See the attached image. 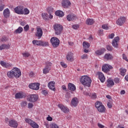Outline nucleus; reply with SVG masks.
I'll use <instances>...</instances> for the list:
<instances>
[{
    "label": "nucleus",
    "mask_w": 128,
    "mask_h": 128,
    "mask_svg": "<svg viewBox=\"0 0 128 128\" xmlns=\"http://www.w3.org/2000/svg\"><path fill=\"white\" fill-rule=\"evenodd\" d=\"M7 76L9 78H18L22 76V72L20 69L14 68L7 72Z\"/></svg>",
    "instance_id": "nucleus-1"
},
{
    "label": "nucleus",
    "mask_w": 128,
    "mask_h": 128,
    "mask_svg": "<svg viewBox=\"0 0 128 128\" xmlns=\"http://www.w3.org/2000/svg\"><path fill=\"white\" fill-rule=\"evenodd\" d=\"M80 82L84 86H88L90 88V84H92V80L88 76H84L81 77Z\"/></svg>",
    "instance_id": "nucleus-2"
},
{
    "label": "nucleus",
    "mask_w": 128,
    "mask_h": 128,
    "mask_svg": "<svg viewBox=\"0 0 128 128\" xmlns=\"http://www.w3.org/2000/svg\"><path fill=\"white\" fill-rule=\"evenodd\" d=\"M62 26L60 24H55L54 25V30L55 32V34L60 36L62 32Z\"/></svg>",
    "instance_id": "nucleus-3"
},
{
    "label": "nucleus",
    "mask_w": 128,
    "mask_h": 128,
    "mask_svg": "<svg viewBox=\"0 0 128 128\" xmlns=\"http://www.w3.org/2000/svg\"><path fill=\"white\" fill-rule=\"evenodd\" d=\"M50 42L54 48H58L60 46V40L56 37H52Z\"/></svg>",
    "instance_id": "nucleus-4"
},
{
    "label": "nucleus",
    "mask_w": 128,
    "mask_h": 128,
    "mask_svg": "<svg viewBox=\"0 0 128 128\" xmlns=\"http://www.w3.org/2000/svg\"><path fill=\"white\" fill-rule=\"evenodd\" d=\"M27 100L31 102H36L38 100V96L36 94H30L28 96Z\"/></svg>",
    "instance_id": "nucleus-5"
},
{
    "label": "nucleus",
    "mask_w": 128,
    "mask_h": 128,
    "mask_svg": "<svg viewBox=\"0 0 128 128\" xmlns=\"http://www.w3.org/2000/svg\"><path fill=\"white\" fill-rule=\"evenodd\" d=\"M112 66L108 65V64H104L102 66V71L104 72H108L110 70H112Z\"/></svg>",
    "instance_id": "nucleus-6"
},
{
    "label": "nucleus",
    "mask_w": 128,
    "mask_h": 128,
    "mask_svg": "<svg viewBox=\"0 0 128 128\" xmlns=\"http://www.w3.org/2000/svg\"><path fill=\"white\" fill-rule=\"evenodd\" d=\"M14 12L18 14H24V7L22 6H18L14 8Z\"/></svg>",
    "instance_id": "nucleus-7"
},
{
    "label": "nucleus",
    "mask_w": 128,
    "mask_h": 128,
    "mask_svg": "<svg viewBox=\"0 0 128 128\" xmlns=\"http://www.w3.org/2000/svg\"><path fill=\"white\" fill-rule=\"evenodd\" d=\"M42 34H44L42 30L40 28H37L36 32L35 34V36L38 38V40L42 38Z\"/></svg>",
    "instance_id": "nucleus-8"
},
{
    "label": "nucleus",
    "mask_w": 128,
    "mask_h": 128,
    "mask_svg": "<svg viewBox=\"0 0 128 128\" xmlns=\"http://www.w3.org/2000/svg\"><path fill=\"white\" fill-rule=\"evenodd\" d=\"M126 17L124 16H120L118 18V20L116 21V24L118 26H122V24L126 22Z\"/></svg>",
    "instance_id": "nucleus-9"
},
{
    "label": "nucleus",
    "mask_w": 128,
    "mask_h": 128,
    "mask_svg": "<svg viewBox=\"0 0 128 128\" xmlns=\"http://www.w3.org/2000/svg\"><path fill=\"white\" fill-rule=\"evenodd\" d=\"M29 88L32 90H40V83H32L29 84Z\"/></svg>",
    "instance_id": "nucleus-10"
},
{
    "label": "nucleus",
    "mask_w": 128,
    "mask_h": 128,
    "mask_svg": "<svg viewBox=\"0 0 128 128\" xmlns=\"http://www.w3.org/2000/svg\"><path fill=\"white\" fill-rule=\"evenodd\" d=\"M56 82L54 81H52L48 83V88H49L50 90H53V92H56V87H55Z\"/></svg>",
    "instance_id": "nucleus-11"
},
{
    "label": "nucleus",
    "mask_w": 128,
    "mask_h": 128,
    "mask_svg": "<svg viewBox=\"0 0 128 128\" xmlns=\"http://www.w3.org/2000/svg\"><path fill=\"white\" fill-rule=\"evenodd\" d=\"M0 64L3 66V68H10L12 66V64L6 62L2 60L0 61Z\"/></svg>",
    "instance_id": "nucleus-12"
},
{
    "label": "nucleus",
    "mask_w": 128,
    "mask_h": 128,
    "mask_svg": "<svg viewBox=\"0 0 128 128\" xmlns=\"http://www.w3.org/2000/svg\"><path fill=\"white\" fill-rule=\"evenodd\" d=\"M97 74L98 76V78L101 82H106V77L102 72H97Z\"/></svg>",
    "instance_id": "nucleus-13"
},
{
    "label": "nucleus",
    "mask_w": 128,
    "mask_h": 128,
    "mask_svg": "<svg viewBox=\"0 0 128 128\" xmlns=\"http://www.w3.org/2000/svg\"><path fill=\"white\" fill-rule=\"evenodd\" d=\"M62 6H64V8H68L72 4L68 0H62Z\"/></svg>",
    "instance_id": "nucleus-14"
},
{
    "label": "nucleus",
    "mask_w": 128,
    "mask_h": 128,
    "mask_svg": "<svg viewBox=\"0 0 128 128\" xmlns=\"http://www.w3.org/2000/svg\"><path fill=\"white\" fill-rule=\"evenodd\" d=\"M9 126L11 128H18V124L16 120H12L9 121Z\"/></svg>",
    "instance_id": "nucleus-15"
},
{
    "label": "nucleus",
    "mask_w": 128,
    "mask_h": 128,
    "mask_svg": "<svg viewBox=\"0 0 128 128\" xmlns=\"http://www.w3.org/2000/svg\"><path fill=\"white\" fill-rule=\"evenodd\" d=\"M58 106L60 108L63 112H64L65 114L68 112V108L67 107H66L64 106V105L60 104H58Z\"/></svg>",
    "instance_id": "nucleus-16"
},
{
    "label": "nucleus",
    "mask_w": 128,
    "mask_h": 128,
    "mask_svg": "<svg viewBox=\"0 0 128 128\" xmlns=\"http://www.w3.org/2000/svg\"><path fill=\"white\" fill-rule=\"evenodd\" d=\"M66 60L72 62L74 60V54L72 52H68L66 56Z\"/></svg>",
    "instance_id": "nucleus-17"
},
{
    "label": "nucleus",
    "mask_w": 128,
    "mask_h": 128,
    "mask_svg": "<svg viewBox=\"0 0 128 128\" xmlns=\"http://www.w3.org/2000/svg\"><path fill=\"white\" fill-rule=\"evenodd\" d=\"M104 52H106V48H102L96 51L95 54L98 56H102V54H104Z\"/></svg>",
    "instance_id": "nucleus-18"
},
{
    "label": "nucleus",
    "mask_w": 128,
    "mask_h": 128,
    "mask_svg": "<svg viewBox=\"0 0 128 128\" xmlns=\"http://www.w3.org/2000/svg\"><path fill=\"white\" fill-rule=\"evenodd\" d=\"M71 104L74 106H76L78 104V98L76 97L74 98L72 100Z\"/></svg>",
    "instance_id": "nucleus-19"
},
{
    "label": "nucleus",
    "mask_w": 128,
    "mask_h": 128,
    "mask_svg": "<svg viewBox=\"0 0 128 128\" xmlns=\"http://www.w3.org/2000/svg\"><path fill=\"white\" fill-rule=\"evenodd\" d=\"M68 89L74 92V90H76V86H74V84H73L68 83Z\"/></svg>",
    "instance_id": "nucleus-20"
},
{
    "label": "nucleus",
    "mask_w": 128,
    "mask_h": 128,
    "mask_svg": "<svg viewBox=\"0 0 128 128\" xmlns=\"http://www.w3.org/2000/svg\"><path fill=\"white\" fill-rule=\"evenodd\" d=\"M66 18L70 22V20H76V16L74 14H68Z\"/></svg>",
    "instance_id": "nucleus-21"
},
{
    "label": "nucleus",
    "mask_w": 128,
    "mask_h": 128,
    "mask_svg": "<svg viewBox=\"0 0 128 128\" xmlns=\"http://www.w3.org/2000/svg\"><path fill=\"white\" fill-rule=\"evenodd\" d=\"M10 10L8 8L5 9L3 12V14L4 18H6L10 17Z\"/></svg>",
    "instance_id": "nucleus-22"
},
{
    "label": "nucleus",
    "mask_w": 128,
    "mask_h": 128,
    "mask_svg": "<svg viewBox=\"0 0 128 128\" xmlns=\"http://www.w3.org/2000/svg\"><path fill=\"white\" fill-rule=\"evenodd\" d=\"M55 14L57 16H60V18H62L64 16V12L62 10H57L55 12Z\"/></svg>",
    "instance_id": "nucleus-23"
},
{
    "label": "nucleus",
    "mask_w": 128,
    "mask_h": 128,
    "mask_svg": "<svg viewBox=\"0 0 128 128\" xmlns=\"http://www.w3.org/2000/svg\"><path fill=\"white\" fill-rule=\"evenodd\" d=\"M104 58L107 60H110L112 59V56L110 54H106L104 55Z\"/></svg>",
    "instance_id": "nucleus-24"
},
{
    "label": "nucleus",
    "mask_w": 128,
    "mask_h": 128,
    "mask_svg": "<svg viewBox=\"0 0 128 128\" xmlns=\"http://www.w3.org/2000/svg\"><path fill=\"white\" fill-rule=\"evenodd\" d=\"M10 48V44H3L0 46V50H6V49H8Z\"/></svg>",
    "instance_id": "nucleus-25"
},
{
    "label": "nucleus",
    "mask_w": 128,
    "mask_h": 128,
    "mask_svg": "<svg viewBox=\"0 0 128 128\" xmlns=\"http://www.w3.org/2000/svg\"><path fill=\"white\" fill-rule=\"evenodd\" d=\"M50 67L46 66L45 68L43 69V74H48V72H50Z\"/></svg>",
    "instance_id": "nucleus-26"
},
{
    "label": "nucleus",
    "mask_w": 128,
    "mask_h": 128,
    "mask_svg": "<svg viewBox=\"0 0 128 128\" xmlns=\"http://www.w3.org/2000/svg\"><path fill=\"white\" fill-rule=\"evenodd\" d=\"M98 110L99 112H106V108L104 106V105L102 104L100 108H98Z\"/></svg>",
    "instance_id": "nucleus-27"
},
{
    "label": "nucleus",
    "mask_w": 128,
    "mask_h": 128,
    "mask_svg": "<svg viewBox=\"0 0 128 128\" xmlns=\"http://www.w3.org/2000/svg\"><path fill=\"white\" fill-rule=\"evenodd\" d=\"M94 20H92V18H88L86 20V24L89 26H92V24H94Z\"/></svg>",
    "instance_id": "nucleus-28"
},
{
    "label": "nucleus",
    "mask_w": 128,
    "mask_h": 128,
    "mask_svg": "<svg viewBox=\"0 0 128 128\" xmlns=\"http://www.w3.org/2000/svg\"><path fill=\"white\" fill-rule=\"evenodd\" d=\"M107 86L108 88H110V86H114V82L112 80H107Z\"/></svg>",
    "instance_id": "nucleus-29"
},
{
    "label": "nucleus",
    "mask_w": 128,
    "mask_h": 128,
    "mask_svg": "<svg viewBox=\"0 0 128 128\" xmlns=\"http://www.w3.org/2000/svg\"><path fill=\"white\" fill-rule=\"evenodd\" d=\"M120 74H121L122 76H126V70L124 68H120Z\"/></svg>",
    "instance_id": "nucleus-30"
},
{
    "label": "nucleus",
    "mask_w": 128,
    "mask_h": 128,
    "mask_svg": "<svg viewBox=\"0 0 128 128\" xmlns=\"http://www.w3.org/2000/svg\"><path fill=\"white\" fill-rule=\"evenodd\" d=\"M22 30H24V28H22L20 26L18 29H16L14 32V34H22Z\"/></svg>",
    "instance_id": "nucleus-31"
},
{
    "label": "nucleus",
    "mask_w": 128,
    "mask_h": 128,
    "mask_svg": "<svg viewBox=\"0 0 128 128\" xmlns=\"http://www.w3.org/2000/svg\"><path fill=\"white\" fill-rule=\"evenodd\" d=\"M82 46H83L84 48H89L90 46V43L86 42H83Z\"/></svg>",
    "instance_id": "nucleus-32"
},
{
    "label": "nucleus",
    "mask_w": 128,
    "mask_h": 128,
    "mask_svg": "<svg viewBox=\"0 0 128 128\" xmlns=\"http://www.w3.org/2000/svg\"><path fill=\"white\" fill-rule=\"evenodd\" d=\"M42 40H33L32 44L34 46H40Z\"/></svg>",
    "instance_id": "nucleus-33"
},
{
    "label": "nucleus",
    "mask_w": 128,
    "mask_h": 128,
    "mask_svg": "<svg viewBox=\"0 0 128 128\" xmlns=\"http://www.w3.org/2000/svg\"><path fill=\"white\" fill-rule=\"evenodd\" d=\"M16 98H24V94L22 93H16L15 95Z\"/></svg>",
    "instance_id": "nucleus-34"
},
{
    "label": "nucleus",
    "mask_w": 128,
    "mask_h": 128,
    "mask_svg": "<svg viewBox=\"0 0 128 128\" xmlns=\"http://www.w3.org/2000/svg\"><path fill=\"white\" fill-rule=\"evenodd\" d=\"M32 126L33 128H40V126H38V124H36V122H32V123H31V124L30 125Z\"/></svg>",
    "instance_id": "nucleus-35"
},
{
    "label": "nucleus",
    "mask_w": 128,
    "mask_h": 128,
    "mask_svg": "<svg viewBox=\"0 0 128 128\" xmlns=\"http://www.w3.org/2000/svg\"><path fill=\"white\" fill-rule=\"evenodd\" d=\"M42 16L44 20H48V14H42Z\"/></svg>",
    "instance_id": "nucleus-36"
},
{
    "label": "nucleus",
    "mask_w": 128,
    "mask_h": 128,
    "mask_svg": "<svg viewBox=\"0 0 128 128\" xmlns=\"http://www.w3.org/2000/svg\"><path fill=\"white\" fill-rule=\"evenodd\" d=\"M40 46H48V42L41 40V43Z\"/></svg>",
    "instance_id": "nucleus-37"
},
{
    "label": "nucleus",
    "mask_w": 128,
    "mask_h": 128,
    "mask_svg": "<svg viewBox=\"0 0 128 128\" xmlns=\"http://www.w3.org/2000/svg\"><path fill=\"white\" fill-rule=\"evenodd\" d=\"M102 103L100 102H96V107L97 108V110L98 109V108H100L102 105Z\"/></svg>",
    "instance_id": "nucleus-38"
},
{
    "label": "nucleus",
    "mask_w": 128,
    "mask_h": 128,
    "mask_svg": "<svg viewBox=\"0 0 128 128\" xmlns=\"http://www.w3.org/2000/svg\"><path fill=\"white\" fill-rule=\"evenodd\" d=\"M112 46L114 48H118V42H116V41H114L113 40L112 41Z\"/></svg>",
    "instance_id": "nucleus-39"
},
{
    "label": "nucleus",
    "mask_w": 128,
    "mask_h": 128,
    "mask_svg": "<svg viewBox=\"0 0 128 128\" xmlns=\"http://www.w3.org/2000/svg\"><path fill=\"white\" fill-rule=\"evenodd\" d=\"M21 106L22 108H25V106H28V102L26 101H23L20 103Z\"/></svg>",
    "instance_id": "nucleus-40"
},
{
    "label": "nucleus",
    "mask_w": 128,
    "mask_h": 128,
    "mask_svg": "<svg viewBox=\"0 0 128 128\" xmlns=\"http://www.w3.org/2000/svg\"><path fill=\"white\" fill-rule=\"evenodd\" d=\"M25 122L27 124H29L30 126V124H32V122H34V121L30 118H25Z\"/></svg>",
    "instance_id": "nucleus-41"
},
{
    "label": "nucleus",
    "mask_w": 128,
    "mask_h": 128,
    "mask_svg": "<svg viewBox=\"0 0 128 128\" xmlns=\"http://www.w3.org/2000/svg\"><path fill=\"white\" fill-rule=\"evenodd\" d=\"M50 128H60V127H58V126L56 124H54V122L50 125Z\"/></svg>",
    "instance_id": "nucleus-42"
},
{
    "label": "nucleus",
    "mask_w": 128,
    "mask_h": 128,
    "mask_svg": "<svg viewBox=\"0 0 128 128\" xmlns=\"http://www.w3.org/2000/svg\"><path fill=\"white\" fill-rule=\"evenodd\" d=\"M30 14V10L28 8H25L24 10V14Z\"/></svg>",
    "instance_id": "nucleus-43"
},
{
    "label": "nucleus",
    "mask_w": 128,
    "mask_h": 128,
    "mask_svg": "<svg viewBox=\"0 0 128 128\" xmlns=\"http://www.w3.org/2000/svg\"><path fill=\"white\" fill-rule=\"evenodd\" d=\"M48 12L49 14H52V12H54V8H52V7L48 8Z\"/></svg>",
    "instance_id": "nucleus-44"
},
{
    "label": "nucleus",
    "mask_w": 128,
    "mask_h": 128,
    "mask_svg": "<svg viewBox=\"0 0 128 128\" xmlns=\"http://www.w3.org/2000/svg\"><path fill=\"white\" fill-rule=\"evenodd\" d=\"M8 40V38L5 36H3L2 38L0 39L1 42H6Z\"/></svg>",
    "instance_id": "nucleus-45"
},
{
    "label": "nucleus",
    "mask_w": 128,
    "mask_h": 128,
    "mask_svg": "<svg viewBox=\"0 0 128 128\" xmlns=\"http://www.w3.org/2000/svg\"><path fill=\"white\" fill-rule=\"evenodd\" d=\"M106 49H107L109 52H112V46L110 45H107V46H106Z\"/></svg>",
    "instance_id": "nucleus-46"
},
{
    "label": "nucleus",
    "mask_w": 128,
    "mask_h": 128,
    "mask_svg": "<svg viewBox=\"0 0 128 128\" xmlns=\"http://www.w3.org/2000/svg\"><path fill=\"white\" fill-rule=\"evenodd\" d=\"M72 28L74 30H77V28H80V25H78V24H75L72 26Z\"/></svg>",
    "instance_id": "nucleus-47"
},
{
    "label": "nucleus",
    "mask_w": 128,
    "mask_h": 128,
    "mask_svg": "<svg viewBox=\"0 0 128 128\" xmlns=\"http://www.w3.org/2000/svg\"><path fill=\"white\" fill-rule=\"evenodd\" d=\"M60 64L62 66V68H68V65L64 62H61Z\"/></svg>",
    "instance_id": "nucleus-48"
},
{
    "label": "nucleus",
    "mask_w": 128,
    "mask_h": 128,
    "mask_svg": "<svg viewBox=\"0 0 128 128\" xmlns=\"http://www.w3.org/2000/svg\"><path fill=\"white\" fill-rule=\"evenodd\" d=\"M22 54L23 56H24L25 58H28V56H30V54H29V53H28V52L22 53Z\"/></svg>",
    "instance_id": "nucleus-49"
},
{
    "label": "nucleus",
    "mask_w": 128,
    "mask_h": 128,
    "mask_svg": "<svg viewBox=\"0 0 128 128\" xmlns=\"http://www.w3.org/2000/svg\"><path fill=\"white\" fill-rule=\"evenodd\" d=\"M30 30V26L28 24H26L25 26H24V30L25 32H28Z\"/></svg>",
    "instance_id": "nucleus-50"
},
{
    "label": "nucleus",
    "mask_w": 128,
    "mask_h": 128,
    "mask_svg": "<svg viewBox=\"0 0 128 128\" xmlns=\"http://www.w3.org/2000/svg\"><path fill=\"white\" fill-rule=\"evenodd\" d=\"M102 28H103V30H108V26L107 24H104L102 26Z\"/></svg>",
    "instance_id": "nucleus-51"
},
{
    "label": "nucleus",
    "mask_w": 128,
    "mask_h": 128,
    "mask_svg": "<svg viewBox=\"0 0 128 128\" xmlns=\"http://www.w3.org/2000/svg\"><path fill=\"white\" fill-rule=\"evenodd\" d=\"M82 60H86V58H88V54H84L82 56H81Z\"/></svg>",
    "instance_id": "nucleus-52"
},
{
    "label": "nucleus",
    "mask_w": 128,
    "mask_h": 128,
    "mask_svg": "<svg viewBox=\"0 0 128 128\" xmlns=\"http://www.w3.org/2000/svg\"><path fill=\"white\" fill-rule=\"evenodd\" d=\"M52 64L50 62H46V66H48V68H50L52 66Z\"/></svg>",
    "instance_id": "nucleus-53"
},
{
    "label": "nucleus",
    "mask_w": 128,
    "mask_h": 128,
    "mask_svg": "<svg viewBox=\"0 0 128 128\" xmlns=\"http://www.w3.org/2000/svg\"><path fill=\"white\" fill-rule=\"evenodd\" d=\"M42 94L44 96H48V91L46 90H43L42 92Z\"/></svg>",
    "instance_id": "nucleus-54"
},
{
    "label": "nucleus",
    "mask_w": 128,
    "mask_h": 128,
    "mask_svg": "<svg viewBox=\"0 0 128 128\" xmlns=\"http://www.w3.org/2000/svg\"><path fill=\"white\" fill-rule=\"evenodd\" d=\"M33 107H34V104H32V103L28 104V108H32Z\"/></svg>",
    "instance_id": "nucleus-55"
},
{
    "label": "nucleus",
    "mask_w": 128,
    "mask_h": 128,
    "mask_svg": "<svg viewBox=\"0 0 128 128\" xmlns=\"http://www.w3.org/2000/svg\"><path fill=\"white\" fill-rule=\"evenodd\" d=\"M122 58L123 60H126V62H128V57H126V56L124 54H122Z\"/></svg>",
    "instance_id": "nucleus-56"
},
{
    "label": "nucleus",
    "mask_w": 128,
    "mask_h": 128,
    "mask_svg": "<svg viewBox=\"0 0 128 128\" xmlns=\"http://www.w3.org/2000/svg\"><path fill=\"white\" fill-rule=\"evenodd\" d=\"M112 40L114 42H118L120 40V37L118 36L115 37Z\"/></svg>",
    "instance_id": "nucleus-57"
},
{
    "label": "nucleus",
    "mask_w": 128,
    "mask_h": 128,
    "mask_svg": "<svg viewBox=\"0 0 128 128\" xmlns=\"http://www.w3.org/2000/svg\"><path fill=\"white\" fill-rule=\"evenodd\" d=\"M114 80L116 84H120V80L119 78H115Z\"/></svg>",
    "instance_id": "nucleus-58"
},
{
    "label": "nucleus",
    "mask_w": 128,
    "mask_h": 128,
    "mask_svg": "<svg viewBox=\"0 0 128 128\" xmlns=\"http://www.w3.org/2000/svg\"><path fill=\"white\" fill-rule=\"evenodd\" d=\"M4 5L2 4H0V12H2V10H4Z\"/></svg>",
    "instance_id": "nucleus-59"
},
{
    "label": "nucleus",
    "mask_w": 128,
    "mask_h": 128,
    "mask_svg": "<svg viewBox=\"0 0 128 128\" xmlns=\"http://www.w3.org/2000/svg\"><path fill=\"white\" fill-rule=\"evenodd\" d=\"M29 76L30 78H32V76H34V72H31L29 73Z\"/></svg>",
    "instance_id": "nucleus-60"
},
{
    "label": "nucleus",
    "mask_w": 128,
    "mask_h": 128,
    "mask_svg": "<svg viewBox=\"0 0 128 128\" xmlns=\"http://www.w3.org/2000/svg\"><path fill=\"white\" fill-rule=\"evenodd\" d=\"M109 38H112L114 36V34L112 33L110 35L108 36Z\"/></svg>",
    "instance_id": "nucleus-61"
},
{
    "label": "nucleus",
    "mask_w": 128,
    "mask_h": 128,
    "mask_svg": "<svg viewBox=\"0 0 128 128\" xmlns=\"http://www.w3.org/2000/svg\"><path fill=\"white\" fill-rule=\"evenodd\" d=\"M92 98H96V94L94 93L92 94Z\"/></svg>",
    "instance_id": "nucleus-62"
},
{
    "label": "nucleus",
    "mask_w": 128,
    "mask_h": 128,
    "mask_svg": "<svg viewBox=\"0 0 128 128\" xmlns=\"http://www.w3.org/2000/svg\"><path fill=\"white\" fill-rule=\"evenodd\" d=\"M46 120L48 122H52V118L50 116H48V117H47Z\"/></svg>",
    "instance_id": "nucleus-63"
},
{
    "label": "nucleus",
    "mask_w": 128,
    "mask_h": 128,
    "mask_svg": "<svg viewBox=\"0 0 128 128\" xmlns=\"http://www.w3.org/2000/svg\"><path fill=\"white\" fill-rule=\"evenodd\" d=\"M98 128H104V125H102V124H100V123H98Z\"/></svg>",
    "instance_id": "nucleus-64"
}]
</instances>
